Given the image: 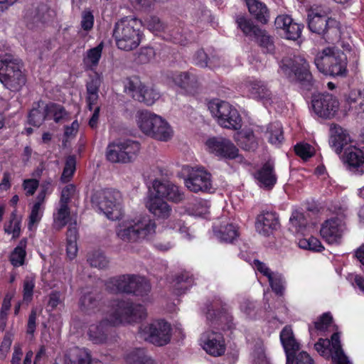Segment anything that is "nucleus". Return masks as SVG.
<instances>
[{
	"instance_id": "nucleus-19",
	"label": "nucleus",
	"mask_w": 364,
	"mask_h": 364,
	"mask_svg": "<svg viewBox=\"0 0 364 364\" xmlns=\"http://www.w3.org/2000/svg\"><path fill=\"white\" fill-rule=\"evenodd\" d=\"M343 228V220L338 217H333L322 223L320 234L328 244L337 245L341 242Z\"/></svg>"
},
{
	"instance_id": "nucleus-47",
	"label": "nucleus",
	"mask_w": 364,
	"mask_h": 364,
	"mask_svg": "<svg viewBox=\"0 0 364 364\" xmlns=\"http://www.w3.org/2000/svg\"><path fill=\"white\" fill-rule=\"evenodd\" d=\"M333 322V318L331 312H325L319 316L317 320L314 322V328L311 326L309 327V331L311 334L314 330L325 332L331 326Z\"/></svg>"
},
{
	"instance_id": "nucleus-60",
	"label": "nucleus",
	"mask_w": 364,
	"mask_h": 364,
	"mask_svg": "<svg viewBox=\"0 0 364 364\" xmlns=\"http://www.w3.org/2000/svg\"><path fill=\"white\" fill-rule=\"evenodd\" d=\"M87 260L92 267H97L99 269L107 267L109 263V261L104 253L100 251H95L92 252Z\"/></svg>"
},
{
	"instance_id": "nucleus-6",
	"label": "nucleus",
	"mask_w": 364,
	"mask_h": 364,
	"mask_svg": "<svg viewBox=\"0 0 364 364\" xmlns=\"http://www.w3.org/2000/svg\"><path fill=\"white\" fill-rule=\"evenodd\" d=\"M314 63L325 75L343 76L347 73V56L336 47H326L319 51L314 58Z\"/></svg>"
},
{
	"instance_id": "nucleus-29",
	"label": "nucleus",
	"mask_w": 364,
	"mask_h": 364,
	"mask_svg": "<svg viewBox=\"0 0 364 364\" xmlns=\"http://www.w3.org/2000/svg\"><path fill=\"white\" fill-rule=\"evenodd\" d=\"M308 23H317L319 21H330L339 23L342 21L341 14L339 12L332 13L329 8L326 6L311 7L307 11Z\"/></svg>"
},
{
	"instance_id": "nucleus-44",
	"label": "nucleus",
	"mask_w": 364,
	"mask_h": 364,
	"mask_svg": "<svg viewBox=\"0 0 364 364\" xmlns=\"http://www.w3.org/2000/svg\"><path fill=\"white\" fill-rule=\"evenodd\" d=\"M159 98V92L153 88L143 86L141 91L134 95V99L140 102H144L148 106L152 105Z\"/></svg>"
},
{
	"instance_id": "nucleus-3",
	"label": "nucleus",
	"mask_w": 364,
	"mask_h": 364,
	"mask_svg": "<svg viewBox=\"0 0 364 364\" xmlns=\"http://www.w3.org/2000/svg\"><path fill=\"white\" fill-rule=\"evenodd\" d=\"M90 202L94 209L111 220H120L123 216L122 195L114 188L93 190Z\"/></svg>"
},
{
	"instance_id": "nucleus-18",
	"label": "nucleus",
	"mask_w": 364,
	"mask_h": 364,
	"mask_svg": "<svg viewBox=\"0 0 364 364\" xmlns=\"http://www.w3.org/2000/svg\"><path fill=\"white\" fill-rule=\"evenodd\" d=\"M200 344L209 355L218 357L223 355L226 350V345L223 333L214 331H206L202 333Z\"/></svg>"
},
{
	"instance_id": "nucleus-38",
	"label": "nucleus",
	"mask_w": 364,
	"mask_h": 364,
	"mask_svg": "<svg viewBox=\"0 0 364 364\" xmlns=\"http://www.w3.org/2000/svg\"><path fill=\"white\" fill-rule=\"evenodd\" d=\"M100 303V294L94 292H88L83 294L79 301L80 309L86 314H91L98 311Z\"/></svg>"
},
{
	"instance_id": "nucleus-40",
	"label": "nucleus",
	"mask_w": 364,
	"mask_h": 364,
	"mask_svg": "<svg viewBox=\"0 0 364 364\" xmlns=\"http://www.w3.org/2000/svg\"><path fill=\"white\" fill-rule=\"evenodd\" d=\"M125 360L129 364H155L154 360L146 354L144 348H135L127 354Z\"/></svg>"
},
{
	"instance_id": "nucleus-14",
	"label": "nucleus",
	"mask_w": 364,
	"mask_h": 364,
	"mask_svg": "<svg viewBox=\"0 0 364 364\" xmlns=\"http://www.w3.org/2000/svg\"><path fill=\"white\" fill-rule=\"evenodd\" d=\"M146 341L157 346H163L168 343L171 338V324L164 321L159 320L147 326L139 328Z\"/></svg>"
},
{
	"instance_id": "nucleus-10",
	"label": "nucleus",
	"mask_w": 364,
	"mask_h": 364,
	"mask_svg": "<svg viewBox=\"0 0 364 364\" xmlns=\"http://www.w3.org/2000/svg\"><path fill=\"white\" fill-rule=\"evenodd\" d=\"M208 109L217 117L220 126L233 130L241 128V116L237 109L230 103L215 99L208 103Z\"/></svg>"
},
{
	"instance_id": "nucleus-59",
	"label": "nucleus",
	"mask_w": 364,
	"mask_h": 364,
	"mask_svg": "<svg viewBox=\"0 0 364 364\" xmlns=\"http://www.w3.org/2000/svg\"><path fill=\"white\" fill-rule=\"evenodd\" d=\"M124 91L130 94L134 98V95L141 91V88L144 86L141 84L139 78L136 76H133L127 78L124 81Z\"/></svg>"
},
{
	"instance_id": "nucleus-35",
	"label": "nucleus",
	"mask_w": 364,
	"mask_h": 364,
	"mask_svg": "<svg viewBox=\"0 0 364 364\" xmlns=\"http://www.w3.org/2000/svg\"><path fill=\"white\" fill-rule=\"evenodd\" d=\"M250 13L260 23H267L269 13L266 5L258 0H245Z\"/></svg>"
},
{
	"instance_id": "nucleus-30",
	"label": "nucleus",
	"mask_w": 364,
	"mask_h": 364,
	"mask_svg": "<svg viewBox=\"0 0 364 364\" xmlns=\"http://www.w3.org/2000/svg\"><path fill=\"white\" fill-rule=\"evenodd\" d=\"M153 187L156 191V196L163 199L165 198L168 200L178 203L183 198V194L178 190V187L168 181L161 182L159 180H155L153 183Z\"/></svg>"
},
{
	"instance_id": "nucleus-17",
	"label": "nucleus",
	"mask_w": 364,
	"mask_h": 364,
	"mask_svg": "<svg viewBox=\"0 0 364 364\" xmlns=\"http://www.w3.org/2000/svg\"><path fill=\"white\" fill-rule=\"evenodd\" d=\"M192 192H208L212 188L211 174L203 168L192 169L184 181Z\"/></svg>"
},
{
	"instance_id": "nucleus-58",
	"label": "nucleus",
	"mask_w": 364,
	"mask_h": 364,
	"mask_svg": "<svg viewBox=\"0 0 364 364\" xmlns=\"http://www.w3.org/2000/svg\"><path fill=\"white\" fill-rule=\"evenodd\" d=\"M35 286L36 282L34 278L26 277L23 280V299L26 303H30L33 300Z\"/></svg>"
},
{
	"instance_id": "nucleus-64",
	"label": "nucleus",
	"mask_w": 364,
	"mask_h": 364,
	"mask_svg": "<svg viewBox=\"0 0 364 364\" xmlns=\"http://www.w3.org/2000/svg\"><path fill=\"white\" fill-rule=\"evenodd\" d=\"M292 364H314L313 358L305 351L299 352L294 355L293 359L290 360Z\"/></svg>"
},
{
	"instance_id": "nucleus-63",
	"label": "nucleus",
	"mask_w": 364,
	"mask_h": 364,
	"mask_svg": "<svg viewBox=\"0 0 364 364\" xmlns=\"http://www.w3.org/2000/svg\"><path fill=\"white\" fill-rule=\"evenodd\" d=\"M4 230L8 234H12V238L19 237L21 233V223L16 220H10L9 224L5 226Z\"/></svg>"
},
{
	"instance_id": "nucleus-15",
	"label": "nucleus",
	"mask_w": 364,
	"mask_h": 364,
	"mask_svg": "<svg viewBox=\"0 0 364 364\" xmlns=\"http://www.w3.org/2000/svg\"><path fill=\"white\" fill-rule=\"evenodd\" d=\"M339 101L336 96L328 92L314 95L311 106L314 113L323 119H331L339 109Z\"/></svg>"
},
{
	"instance_id": "nucleus-22",
	"label": "nucleus",
	"mask_w": 364,
	"mask_h": 364,
	"mask_svg": "<svg viewBox=\"0 0 364 364\" xmlns=\"http://www.w3.org/2000/svg\"><path fill=\"white\" fill-rule=\"evenodd\" d=\"M307 27L328 43H338L342 38V24H307Z\"/></svg>"
},
{
	"instance_id": "nucleus-39",
	"label": "nucleus",
	"mask_w": 364,
	"mask_h": 364,
	"mask_svg": "<svg viewBox=\"0 0 364 364\" xmlns=\"http://www.w3.org/2000/svg\"><path fill=\"white\" fill-rule=\"evenodd\" d=\"M26 246L27 239L23 237L19 241L18 245L11 252L9 261L14 267H18L24 264L26 257Z\"/></svg>"
},
{
	"instance_id": "nucleus-27",
	"label": "nucleus",
	"mask_w": 364,
	"mask_h": 364,
	"mask_svg": "<svg viewBox=\"0 0 364 364\" xmlns=\"http://www.w3.org/2000/svg\"><path fill=\"white\" fill-rule=\"evenodd\" d=\"M279 220L275 212H263L256 219L255 228L259 234L269 236L279 228Z\"/></svg>"
},
{
	"instance_id": "nucleus-8",
	"label": "nucleus",
	"mask_w": 364,
	"mask_h": 364,
	"mask_svg": "<svg viewBox=\"0 0 364 364\" xmlns=\"http://www.w3.org/2000/svg\"><path fill=\"white\" fill-rule=\"evenodd\" d=\"M139 126L143 133L159 141H167L173 136V130L168 122L149 112H141Z\"/></svg>"
},
{
	"instance_id": "nucleus-9",
	"label": "nucleus",
	"mask_w": 364,
	"mask_h": 364,
	"mask_svg": "<svg viewBox=\"0 0 364 364\" xmlns=\"http://www.w3.org/2000/svg\"><path fill=\"white\" fill-rule=\"evenodd\" d=\"M139 126L143 133L159 141H167L173 136V130L168 122L149 112H141Z\"/></svg>"
},
{
	"instance_id": "nucleus-1",
	"label": "nucleus",
	"mask_w": 364,
	"mask_h": 364,
	"mask_svg": "<svg viewBox=\"0 0 364 364\" xmlns=\"http://www.w3.org/2000/svg\"><path fill=\"white\" fill-rule=\"evenodd\" d=\"M146 317L145 307L134 304L131 300H117L112 305L108 318L102 319L97 324L89 327L88 336L95 344H101L107 339L108 328L122 323H132L141 321Z\"/></svg>"
},
{
	"instance_id": "nucleus-20",
	"label": "nucleus",
	"mask_w": 364,
	"mask_h": 364,
	"mask_svg": "<svg viewBox=\"0 0 364 364\" xmlns=\"http://www.w3.org/2000/svg\"><path fill=\"white\" fill-rule=\"evenodd\" d=\"M170 78L175 85L183 90L186 94L194 95L198 92L199 78L192 70L173 73Z\"/></svg>"
},
{
	"instance_id": "nucleus-34",
	"label": "nucleus",
	"mask_w": 364,
	"mask_h": 364,
	"mask_svg": "<svg viewBox=\"0 0 364 364\" xmlns=\"http://www.w3.org/2000/svg\"><path fill=\"white\" fill-rule=\"evenodd\" d=\"M146 207L155 217L161 219L167 218L171 211L169 205L163 198L156 196L149 199Z\"/></svg>"
},
{
	"instance_id": "nucleus-54",
	"label": "nucleus",
	"mask_w": 364,
	"mask_h": 364,
	"mask_svg": "<svg viewBox=\"0 0 364 364\" xmlns=\"http://www.w3.org/2000/svg\"><path fill=\"white\" fill-rule=\"evenodd\" d=\"M304 27V24H282L281 28L284 30L287 39L296 41L301 37Z\"/></svg>"
},
{
	"instance_id": "nucleus-11",
	"label": "nucleus",
	"mask_w": 364,
	"mask_h": 364,
	"mask_svg": "<svg viewBox=\"0 0 364 364\" xmlns=\"http://www.w3.org/2000/svg\"><path fill=\"white\" fill-rule=\"evenodd\" d=\"M139 142L131 139L109 143L106 150V158L112 163H129L140 150Z\"/></svg>"
},
{
	"instance_id": "nucleus-53",
	"label": "nucleus",
	"mask_w": 364,
	"mask_h": 364,
	"mask_svg": "<svg viewBox=\"0 0 364 364\" xmlns=\"http://www.w3.org/2000/svg\"><path fill=\"white\" fill-rule=\"evenodd\" d=\"M76 171V156L70 155L65 159V166L61 176L62 180L69 181Z\"/></svg>"
},
{
	"instance_id": "nucleus-52",
	"label": "nucleus",
	"mask_w": 364,
	"mask_h": 364,
	"mask_svg": "<svg viewBox=\"0 0 364 364\" xmlns=\"http://www.w3.org/2000/svg\"><path fill=\"white\" fill-rule=\"evenodd\" d=\"M299 246L302 249L316 252H321L324 250V247L321 244V241L314 236L299 240Z\"/></svg>"
},
{
	"instance_id": "nucleus-24",
	"label": "nucleus",
	"mask_w": 364,
	"mask_h": 364,
	"mask_svg": "<svg viewBox=\"0 0 364 364\" xmlns=\"http://www.w3.org/2000/svg\"><path fill=\"white\" fill-rule=\"evenodd\" d=\"M220 308L215 309V306L208 308L206 313V318L213 324L220 326L225 323L227 328L230 329L233 326V316L230 313V308L225 303L219 301Z\"/></svg>"
},
{
	"instance_id": "nucleus-21",
	"label": "nucleus",
	"mask_w": 364,
	"mask_h": 364,
	"mask_svg": "<svg viewBox=\"0 0 364 364\" xmlns=\"http://www.w3.org/2000/svg\"><path fill=\"white\" fill-rule=\"evenodd\" d=\"M147 28L165 41L180 45L186 43V38L176 24H147Z\"/></svg>"
},
{
	"instance_id": "nucleus-16",
	"label": "nucleus",
	"mask_w": 364,
	"mask_h": 364,
	"mask_svg": "<svg viewBox=\"0 0 364 364\" xmlns=\"http://www.w3.org/2000/svg\"><path fill=\"white\" fill-rule=\"evenodd\" d=\"M209 151L220 159L233 160L240 156L238 148L228 139L212 137L205 143Z\"/></svg>"
},
{
	"instance_id": "nucleus-33",
	"label": "nucleus",
	"mask_w": 364,
	"mask_h": 364,
	"mask_svg": "<svg viewBox=\"0 0 364 364\" xmlns=\"http://www.w3.org/2000/svg\"><path fill=\"white\" fill-rule=\"evenodd\" d=\"M64 364H91V355L85 348L74 347L65 353Z\"/></svg>"
},
{
	"instance_id": "nucleus-36",
	"label": "nucleus",
	"mask_w": 364,
	"mask_h": 364,
	"mask_svg": "<svg viewBox=\"0 0 364 364\" xmlns=\"http://www.w3.org/2000/svg\"><path fill=\"white\" fill-rule=\"evenodd\" d=\"M329 340L331 348L333 352L332 360L335 364H351L343 350L341 343V333L334 332Z\"/></svg>"
},
{
	"instance_id": "nucleus-13",
	"label": "nucleus",
	"mask_w": 364,
	"mask_h": 364,
	"mask_svg": "<svg viewBox=\"0 0 364 364\" xmlns=\"http://www.w3.org/2000/svg\"><path fill=\"white\" fill-rule=\"evenodd\" d=\"M237 28L250 41L257 43L263 53L274 54L276 47L274 36L262 29L258 24H237Z\"/></svg>"
},
{
	"instance_id": "nucleus-5",
	"label": "nucleus",
	"mask_w": 364,
	"mask_h": 364,
	"mask_svg": "<svg viewBox=\"0 0 364 364\" xmlns=\"http://www.w3.org/2000/svg\"><path fill=\"white\" fill-rule=\"evenodd\" d=\"M23 63L11 54L0 55V82L11 92H18L26 85Z\"/></svg>"
},
{
	"instance_id": "nucleus-37",
	"label": "nucleus",
	"mask_w": 364,
	"mask_h": 364,
	"mask_svg": "<svg viewBox=\"0 0 364 364\" xmlns=\"http://www.w3.org/2000/svg\"><path fill=\"white\" fill-rule=\"evenodd\" d=\"M174 282L173 293L181 296L193 285L194 278L188 272L183 271L176 276Z\"/></svg>"
},
{
	"instance_id": "nucleus-25",
	"label": "nucleus",
	"mask_w": 364,
	"mask_h": 364,
	"mask_svg": "<svg viewBox=\"0 0 364 364\" xmlns=\"http://www.w3.org/2000/svg\"><path fill=\"white\" fill-rule=\"evenodd\" d=\"M244 90L250 98L262 100L270 99L272 92L266 82L256 78H248L243 83Z\"/></svg>"
},
{
	"instance_id": "nucleus-48",
	"label": "nucleus",
	"mask_w": 364,
	"mask_h": 364,
	"mask_svg": "<svg viewBox=\"0 0 364 364\" xmlns=\"http://www.w3.org/2000/svg\"><path fill=\"white\" fill-rule=\"evenodd\" d=\"M268 282L272 291L277 296H282L284 294L286 281L284 276L278 272H274Z\"/></svg>"
},
{
	"instance_id": "nucleus-62",
	"label": "nucleus",
	"mask_w": 364,
	"mask_h": 364,
	"mask_svg": "<svg viewBox=\"0 0 364 364\" xmlns=\"http://www.w3.org/2000/svg\"><path fill=\"white\" fill-rule=\"evenodd\" d=\"M76 191V187L73 184H68L65 186L61 192L60 203L68 204L70 203L71 198L74 196Z\"/></svg>"
},
{
	"instance_id": "nucleus-50",
	"label": "nucleus",
	"mask_w": 364,
	"mask_h": 364,
	"mask_svg": "<svg viewBox=\"0 0 364 364\" xmlns=\"http://www.w3.org/2000/svg\"><path fill=\"white\" fill-rule=\"evenodd\" d=\"M48 118L46 107L42 110L38 107H33L28 113V122L34 127H40L43 122Z\"/></svg>"
},
{
	"instance_id": "nucleus-28",
	"label": "nucleus",
	"mask_w": 364,
	"mask_h": 364,
	"mask_svg": "<svg viewBox=\"0 0 364 364\" xmlns=\"http://www.w3.org/2000/svg\"><path fill=\"white\" fill-rule=\"evenodd\" d=\"M55 16L54 10L50 9L46 4H41L28 9L24 14V18L33 23H48L53 21Z\"/></svg>"
},
{
	"instance_id": "nucleus-2",
	"label": "nucleus",
	"mask_w": 364,
	"mask_h": 364,
	"mask_svg": "<svg viewBox=\"0 0 364 364\" xmlns=\"http://www.w3.org/2000/svg\"><path fill=\"white\" fill-rule=\"evenodd\" d=\"M281 69L291 82L296 83L304 90L311 91L316 80L310 70L308 61L300 55L284 58L281 61Z\"/></svg>"
},
{
	"instance_id": "nucleus-49",
	"label": "nucleus",
	"mask_w": 364,
	"mask_h": 364,
	"mask_svg": "<svg viewBox=\"0 0 364 364\" xmlns=\"http://www.w3.org/2000/svg\"><path fill=\"white\" fill-rule=\"evenodd\" d=\"M11 299H12V295L9 293H7L3 299L1 309H0V331H5L6 326H7V321H8V316L9 312L11 309Z\"/></svg>"
},
{
	"instance_id": "nucleus-43",
	"label": "nucleus",
	"mask_w": 364,
	"mask_h": 364,
	"mask_svg": "<svg viewBox=\"0 0 364 364\" xmlns=\"http://www.w3.org/2000/svg\"><path fill=\"white\" fill-rule=\"evenodd\" d=\"M103 43H100L95 48L87 50V55L84 58V63L87 69L94 71L98 65L102 56Z\"/></svg>"
},
{
	"instance_id": "nucleus-32",
	"label": "nucleus",
	"mask_w": 364,
	"mask_h": 364,
	"mask_svg": "<svg viewBox=\"0 0 364 364\" xmlns=\"http://www.w3.org/2000/svg\"><path fill=\"white\" fill-rule=\"evenodd\" d=\"M350 141L347 130L336 124H332L330 127L329 144L337 154H341Z\"/></svg>"
},
{
	"instance_id": "nucleus-61",
	"label": "nucleus",
	"mask_w": 364,
	"mask_h": 364,
	"mask_svg": "<svg viewBox=\"0 0 364 364\" xmlns=\"http://www.w3.org/2000/svg\"><path fill=\"white\" fill-rule=\"evenodd\" d=\"M102 82V77L94 70L93 74L90 75V80L86 83L87 92H99Z\"/></svg>"
},
{
	"instance_id": "nucleus-41",
	"label": "nucleus",
	"mask_w": 364,
	"mask_h": 364,
	"mask_svg": "<svg viewBox=\"0 0 364 364\" xmlns=\"http://www.w3.org/2000/svg\"><path fill=\"white\" fill-rule=\"evenodd\" d=\"M215 235L222 242L232 243L239 236L238 228L232 223L220 225L219 230L215 231Z\"/></svg>"
},
{
	"instance_id": "nucleus-7",
	"label": "nucleus",
	"mask_w": 364,
	"mask_h": 364,
	"mask_svg": "<svg viewBox=\"0 0 364 364\" xmlns=\"http://www.w3.org/2000/svg\"><path fill=\"white\" fill-rule=\"evenodd\" d=\"M123 228L117 231L118 237L128 242L149 239L156 232V223L149 217L126 221Z\"/></svg>"
},
{
	"instance_id": "nucleus-4",
	"label": "nucleus",
	"mask_w": 364,
	"mask_h": 364,
	"mask_svg": "<svg viewBox=\"0 0 364 364\" xmlns=\"http://www.w3.org/2000/svg\"><path fill=\"white\" fill-rule=\"evenodd\" d=\"M106 289L112 294L124 293L136 296H148L151 291L150 282L136 274H122L109 278L105 283Z\"/></svg>"
},
{
	"instance_id": "nucleus-56",
	"label": "nucleus",
	"mask_w": 364,
	"mask_h": 364,
	"mask_svg": "<svg viewBox=\"0 0 364 364\" xmlns=\"http://www.w3.org/2000/svg\"><path fill=\"white\" fill-rule=\"evenodd\" d=\"M155 56V50L151 47H142L135 54L134 61L137 64H146Z\"/></svg>"
},
{
	"instance_id": "nucleus-46",
	"label": "nucleus",
	"mask_w": 364,
	"mask_h": 364,
	"mask_svg": "<svg viewBox=\"0 0 364 364\" xmlns=\"http://www.w3.org/2000/svg\"><path fill=\"white\" fill-rule=\"evenodd\" d=\"M240 146L246 151H255L258 146L257 137L252 130H246L240 134L238 139Z\"/></svg>"
},
{
	"instance_id": "nucleus-42",
	"label": "nucleus",
	"mask_w": 364,
	"mask_h": 364,
	"mask_svg": "<svg viewBox=\"0 0 364 364\" xmlns=\"http://www.w3.org/2000/svg\"><path fill=\"white\" fill-rule=\"evenodd\" d=\"M266 134L268 142L277 146H279L284 139L282 125L278 122L269 124Z\"/></svg>"
},
{
	"instance_id": "nucleus-31",
	"label": "nucleus",
	"mask_w": 364,
	"mask_h": 364,
	"mask_svg": "<svg viewBox=\"0 0 364 364\" xmlns=\"http://www.w3.org/2000/svg\"><path fill=\"white\" fill-rule=\"evenodd\" d=\"M280 341L287 357V364L290 363L294 355L299 350V343L296 340L290 326H285L280 332Z\"/></svg>"
},
{
	"instance_id": "nucleus-55",
	"label": "nucleus",
	"mask_w": 364,
	"mask_h": 364,
	"mask_svg": "<svg viewBox=\"0 0 364 364\" xmlns=\"http://www.w3.org/2000/svg\"><path fill=\"white\" fill-rule=\"evenodd\" d=\"M294 149L296 155L304 161H307L314 155V149L308 143H297Z\"/></svg>"
},
{
	"instance_id": "nucleus-57",
	"label": "nucleus",
	"mask_w": 364,
	"mask_h": 364,
	"mask_svg": "<svg viewBox=\"0 0 364 364\" xmlns=\"http://www.w3.org/2000/svg\"><path fill=\"white\" fill-rule=\"evenodd\" d=\"M314 348L323 358H329L333 355V352L330 346V340L328 338H319L314 344Z\"/></svg>"
},
{
	"instance_id": "nucleus-26",
	"label": "nucleus",
	"mask_w": 364,
	"mask_h": 364,
	"mask_svg": "<svg viewBox=\"0 0 364 364\" xmlns=\"http://www.w3.org/2000/svg\"><path fill=\"white\" fill-rule=\"evenodd\" d=\"M254 177L260 188L272 190L277 181L274 164L269 161L265 162L255 173Z\"/></svg>"
},
{
	"instance_id": "nucleus-45",
	"label": "nucleus",
	"mask_w": 364,
	"mask_h": 364,
	"mask_svg": "<svg viewBox=\"0 0 364 364\" xmlns=\"http://www.w3.org/2000/svg\"><path fill=\"white\" fill-rule=\"evenodd\" d=\"M218 59L214 57L212 58H208L203 49L197 50L193 55V63L200 68L208 67L210 69H214L218 65Z\"/></svg>"
},
{
	"instance_id": "nucleus-12",
	"label": "nucleus",
	"mask_w": 364,
	"mask_h": 364,
	"mask_svg": "<svg viewBox=\"0 0 364 364\" xmlns=\"http://www.w3.org/2000/svg\"><path fill=\"white\" fill-rule=\"evenodd\" d=\"M141 36L140 28L131 24H115L113 30L117 48L126 51L137 48L141 43Z\"/></svg>"
},
{
	"instance_id": "nucleus-23",
	"label": "nucleus",
	"mask_w": 364,
	"mask_h": 364,
	"mask_svg": "<svg viewBox=\"0 0 364 364\" xmlns=\"http://www.w3.org/2000/svg\"><path fill=\"white\" fill-rule=\"evenodd\" d=\"M346 168L358 175L364 173V151L355 146L346 149L343 156Z\"/></svg>"
},
{
	"instance_id": "nucleus-51",
	"label": "nucleus",
	"mask_w": 364,
	"mask_h": 364,
	"mask_svg": "<svg viewBox=\"0 0 364 364\" xmlns=\"http://www.w3.org/2000/svg\"><path fill=\"white\" fill-rule=\"evenodd\" d=\"M46 112H47L48 117L53 116V120L58 123L67 114L65 107L55 102H50L46 105Z\"/></svg>"
}]
</instances>
